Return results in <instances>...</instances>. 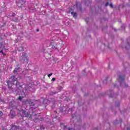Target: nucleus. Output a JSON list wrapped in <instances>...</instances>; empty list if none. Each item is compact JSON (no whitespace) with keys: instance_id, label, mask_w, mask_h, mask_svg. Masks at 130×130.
<instances>
[{"instance_id":"obj_1","label":"nucleus","mask_w":130,"mask_h":130,"mask_svg":"<svg viewBox=\"0 0 130 130\" xmlns=\"http://www.w3.org/2000/svg\"><path fill=\"white\" fill-rule=\"evenodd\" d=\"M9 88H12V86L13 85H18V80L17 78L12 76L9 81H7Z\"/></svg>"},{"instance_id":"obj_2","label":"nucleus","mask_w":130,"mask_h":130,"mask_svg":"<svg viewBox=\"0 0 130 130\" xmlns=\"http://www.w3.org/2000/svg\"><path fill=\"white\" fill-rule=\"evenodd\" d=\"M20 61L21 62H24L25 63H28V59L27 58V54H25L22 55L20 57Z\"/></svg>"},{"instance_id":"obj_3","label":"nucleus","mask_w":130,"mask_h":130,"mask_svg":"<svg viewBox=\"0 0 130 130\" xmlns=\"http://www.w3.org/2000/svg\"><path fill=\"white\" fill-rule=\"evenodd\" d=\"M19 113L21 116H25V117H31V114H28L24 110H21L20 111Z\"/></svg>"},{"instance_id":"obj_4","label":"nucleus","mask_w":130,"mask_h":130,"mask_svg":"<svg viewBox=\"0 0 130 130\" xmlns=\"http://www.w3.org/2000/svg\"><path fill=\"white\" fill-rule=\"evenodd\" d=\"M25 2L24 0H19L17 2V6L19 8H22V7H24L25 6Z\"/></svg>"},{"instance_id":"obj_5","label":"nucleus","mask_w":130,"mask_h":130,"mask_svg":"<svg viewBox=\"0 0 130 130\" xmlns=\"http://www.w3.org/2000/svg\"><path fill=\"white\" fill-rule=\"evenodd\" d=\"M23 103L24 104H28L29 105H31L33 103V102L31 100H27L24 101L23 102Z\"/></svg>"},{"instance_id":"obj_6","label":"nucleus","mask_w":130,"mask_h":130,"mask_svg":"<svg viewBox=\"0 0 130 130\" xmlns=\"http://www.w3.org/2000/svg\"><path fill=\"white\" fill-rule=\"evenodd\" d=\"M10 130H19V127L16 126H13Z\"/></svg>"},{"instance_id":"obj_7","label":"nucleus","mask_w":130,"mask_h":130,"mask_svg":"<svg viewBox=\"0 0 130 130\" xmlns=\"http://www.w3.org/2000/svg\"><path fill=\"white\" fill-rule=\"evenodd\" d=\"M0 49H1L0 53H2V54L5 55V53H4V51H3L4 50V48L2 46H0Z\"/></svg>"},{"instance_id":"obj_8","label":"nucleus","mask_w":130,"mask_h":130,"mask_svg":"<svg viewBox=\"0 0 130 130\" xmlns=\"http://www.w3.org/2000/svg\"><path fill=\"white\" fill-rule=\"evenodd\" d=\"M71 15L73 16L74 18L76 19L77 18V13L75 12H71Z\"/></svg>"},{"instance_id":"obj_9","label":"nucleus","mask_w":130,"mask_h":130,"mask_svg":"<svg viewBox=\"0 0 130 130\" xmlns=\"http://www.w3.org/2000/svg\"><path fill=\"white\" fill-rule=\"evenodd\" d=\"M123 80H124V77L121 76H120L119 77V81H123Z\"/></svg>"},{"instance_id":"obj_10","label":"nucleus","mask_w":130,"mask_h":130,"mask_svg":"<svg viewBox=\"0 0 130 130\" xmlns=\"http://www.w3.org/2000/svg\"><path fill=\"white\" fill-rule=\"evenodd\" d=\"M18 50H19V51H22V50H23V47H19L18 48Z\"/></svg>"},{"instance_id":"obj_11","label":"nucleus","mask_w":130,"mask_h":130,"mask_svg":"<svg viewBox=\"0 0 130 130\" xmlns=\"http://www.w3.org/2000/svg\"><path fill=\"white\" fill-rule=\"evenodd\" d=\"M18 69H19V68H15V70H14L13 72L14 73H17V71H18Z\"/></svg>"},{"instance_id":"obj_12","label":"nucleus","mask_w":130,"mask_h":130,"mask_svg":"<svg viewBox=\"0 0 130 130\" xmlns=\"http://www.w3.org/2000/svg\"><path fill=\"white\" fill-rule=\"evenodd\" d=\"M51 76H52V73H51V74L48 75V78L51 77Z\"/></svg>"},{"instance_id":"obj_13","label":"nucleus","mask_w":130,"mask_h":130,"mask_svg":"<svg viewBox=\"0 0 130 130\" xmlns=\"http://www.w3.org/2000/svg\"><path fill=\"white\" fill-rule=\"evenodd\" d=\"M13 21H15V22H17L18 21V19H17L16 18H14V19H13Z\"/></svg>"},{"instance_id":"obj_14","label":"nucleus","mask_w":130,"mask_h":130,"mask_svg":"<svg viewBox=\"0 0 130 130\" xmlns=\"http://www.w3.org/2000/svg\"><path fill=\"white\" fill-rule=\"evenodd\" d=\"M18 99L19 100H22L23 99V98H22V96H19Z\"/></svg>"},{"instance_id":"obj_15","label":"nucleus","mask_w":130,"mask_h":130,"mask_svg":"<svg viewBox=\"0 0 130 130\" xmlns=\"http://www.w3.org/2000/svg\"><path fill=\"white\" fill-rule=\"evenodd\" d=\"M110 7H111V8H113V4H111L110 5Z\"/></svg>"},{"instance_id":"obj_16","label":"nucleus","mask_w":130,"mask_h":130,"mask_svg":"<svg viewBox=\"0 0 130 130\" xmlns=\"http://www.w3.org/2000/svg\"><path fill=\"white\" fill-rule=\"evenodd\" d=\"M108 5H109L108 3H107L106 4V7H107V6H108Z\"/></svg>"},{"instance_id":"obj_17","label":"nucleus","mask_w":130,"mask_h":130,"mask_svg":"<svg viewBox=\"0 0 130 130\" xmlns=\"http://www.w3.org/2000/svg\"><path fill=\"white\" fill-rule=\"evenodd\" d=\"M52 81H55V78H52Z\"/></svg>"},{"instance_id":"obj_18","label":"nucleus","mask_w":130,"mask_h":130,"mask_svg":"<svg viewBox=\"0 0 130 130\" xmlns=\"http://www.w3.org/2000/svg\"><path fill=\"white\" fill-rule=\"evenodd\" d=\"M127 130H130V126L127 128Z\"/></svg>"},{"instance_id":"obj_19","label":"nucleus","mask_w":130,"mask_h":130,"mask_svg":"<svg viewBox=\"0 0 130 130\" xmlns=\"http://www.w3.org/2000/svg\"><path fill=\"white\" fill-rule=\"evenodd\" d=\"M61 89H62V87H60V90Z\"/></svg>"},{"instance_id":"obj_20","label":"nucleus","mask_w":130,"mask_h":130,"mask_svg":"<svg viewBox=\"0 0 130 130\" xmlns=\"http://www.w3.org/2000/svg\"><path fill=\"white\" fill-rule=\"evenodd\" d=\"M2 113V111H0V114Z\"/></svg>"},{"instance_id":"obj_21","label":"nucleus","mask_w":130,"mask_h":130,"mask_svg":"<svg viewBox=\"0 0 130 130\" xmlns=\"http://www.w3.org/2000/svg\"><path fill=\"white\" fill-rule=\"evenodd\" d=\"M75 7H77V6L75 5Z\"/></svg>"},{"instance_id":"obj_22","label":"nucleus","mask_w":130,"mask_h":130,"mask_svg":"<svg viewBox=\"0 0 130 130\" xmlns=\"http://www.w3.org/2000/svg\"><path fill=\"white\" fill-rule=\"evenodd\" d=\"M117 106H119V105H117Z\"/></svg>"},{"instance_id":"obj_23","label":"nucleus","mask_w":130,"mask_h":130,"mask_svg":"<svg viewBox=\"0 0 130 130\" xmlns=\"http://www.w3.org/2000/svg\"><path fill=\"white\" fill-rule=\"evenodd\" d=\"M13 116H15V115H14Z\"/></svg>"}]
</instances>
